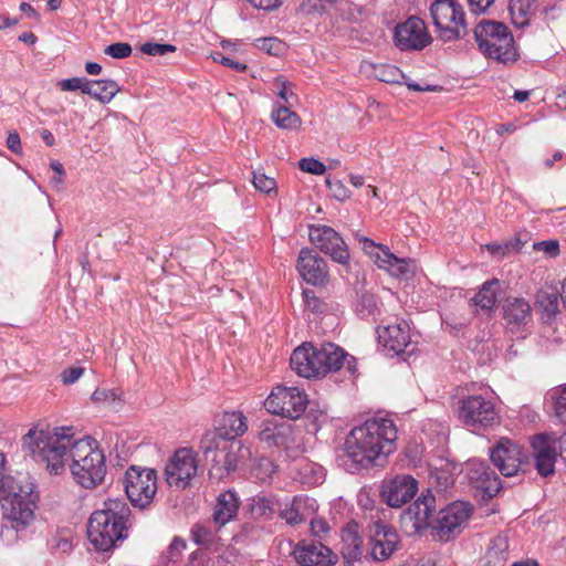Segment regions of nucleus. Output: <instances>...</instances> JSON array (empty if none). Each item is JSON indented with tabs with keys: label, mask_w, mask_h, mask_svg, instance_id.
<instances>
[{
	"label": "nucleus",
	"mask_w": 566,
	"mask_h": 566,
	"mask_svg": "<svg viewBox=\"0 0 566 566\" xmlns=\"http://www.w3.org/2000/svg\"><path fill=\"white\" fill-rule=\"evenodd\" d=\"M23 446L46 463L50 473L62 474L69 468L74 480L85 489H94L105 478L103 451L90 437L76 439L73 428L30 429L23 437Z\"/></svg>",
	"instance_id": "1"
},
{
	"label": "nucleus",
	"mask_w": 566,
	"mask_h": 566,
	"mask_svg": "<svg viewBox=\"0 0 566 566\" xmlns=\"http://www.w3.org/2000/svg\"><path fill=\"white\" fill-rule=\"evenodd\" d=\"M397 429L391 419H368L352 429L346 438L344 450L353 463L368 468L380 464L395 451Z\"/></svg>",
	"instance_id": "2"
},
{
	"label": "nucleus",
	"mask_w": 566,
	"mask_h": 566,
	"mask_svg": "<svg viewBox=\"0 0 566 566\" xmlns=\"http://www.w3.org/2000/svg\"><path fill=\"white\" fill-rule=\"evenodd\" d=\"M39 495L32 482L10 483L0 494V503L4 518L10 525L1 528L0 537L8 542L17 541V532L28 527L35 517Z\"/></svg>",
	"instance_id": "3"
},
{
	"label": "nucleus",
	"mask_w": 566,
	"mask_h": 566,
	"mask_svg": "<svg viewBox=\"0 0 566 566\" xmlns=\"http://www.w3.org/2000/svg\"><path fill=\"white\" fill-rule=\"evenodd\" d=\"M199 448L205 459L211 462L210 476L219 481L235 471L240 461L251 457L250 448L241 441L224 439L214 432H206Z\"/></svg>",
	"instance_id": "4"
},
{
	"label": "nucleus",
	"mask_w": 566,
	"mask_h": 566,
	"mask_svg": "<svg viewBox=\"0 0 566 566\" xmlns=\"http://www.w3.org/2000/svg\"><path fill=\"white\" fill-rule=\"evenodd\" d=\"M474 39L479 50L489 59L503 64L517 59L513 35L502 22L480 21L474 28Z\"/></svg>",
	"instance_id": "5"
},
{
	"label": "nucleus",
	"mask_w": 566,
	"mask_h": 566,
	"mask_svg": "<svg viewBox=\"0 0 566 566\" xmlns=\"http://www.w3.org/2000/svg\"><path fill=\"white\" fill-rule=\"evenodd\" d=\"M430 14L442 41H458L468 34L465 12L457 0H436Z\"/></svg>",
	"instance_id": "6"
},
{
	"label": "nucleus",
	"mask_w": 566,
	"mask_h": 566,
	"mask_svg": "<svg viewBox=\"0 0 566 566\" xmlns=\"http://www.w3.org/2000/svg\"><path fill=\"white\" fill-rule=\"evenodd\" d=\"M307 403V395L297 387L279 385L265 399L264 407L272 415L296 420L304 413Z\"/></svg>",
	"instance_id": "7"
},
{
	"label": "nucleus",
	"mask_w": 566,
	"mask_h": 566,
	"mask_svg": "<svg viewBox=\"0 0 566 566\" xmlns=\"http://www.w3.org/2000/svg\"><path fill=\"white\" fill-rule=\"evenodd\" d=\"M125 492L132 504L147 507L157 492V474L153 469L130 467L125 473Z\"/></svg>",
	"instance_id": "8"
},
{
	"label": "nucleus",
	"mask_w": 566,
	"mask_h": 566,
	"mask_svg": "<svg viewBox=\"0 0 566 566\" xmlns=\"http://www.w3.org/2000/svg\"><path fill=\"white\" fill-rule=\"evenodd\" d=\"M459 419L473 429L500 424V416L494 403L480 395L469 396L460 401Z\"/></svg>",
	"instance_id": "9"
},
{
	"label": "nucleus",
	"mask_w": 566,
	"mask_h": 566,
	"mask_svg": "<svg viewBox=\"0 0 566 566\" xmlns=\"http://www.w3.org/2000/svg\"><path fill=\"white\" fill-rule=\"evenodd\" d=\"M436 510V497L430 490L421 495L406 509L400 516V526L408 536L422 533L428 527L432 528L434 521H431Z\"/></svg>",
	"instance_id": "10"
},
{
	"label": "nucleus",
	"mask_w": 566,
	"mask_h": 566,
	"mask_svg": "<svg viewBox=\"0 0 566 566\" xmlns=\"http://www.w3.org/2000/svg\"><path fill=\"white\" fill-rule=\"evenodd\" d=\"M359 241L363 243V250L379 269L386 270L395 277H409L415 274L416 265L413 260L400 259L388 247L378 244L366 237L360 238Z\"/></svg>",
	"instance_id": "11"
},
{
	"label": "nucleus",
	"mask_w": 566,
	"mask_h": 566,
	"mask_svg": "<svg viewBox=\"0 0 566 566\" xmlns=\"http://www.w3.org/2000/svg\"><path fill=\"white\" fill-rule=\"evenodd\" d=\"M126 530L104 513L94 512L88 520L87 537L97 551L106 552L113 548L117 541L126 537Z\"/></svg>",
	"instance_id": "12"
},
{
	"label": "nucleus",
	"mask_w": 566,
	"mask_h": 566,
	"mask_svg": "<svg viewBox=\"0 0 566 566\" xmlns=\"http://www.w3.org/2000/svg\"><path fill=\"white\" fill-rule=\"evenodd\" d=\"M308 235L311 242L334 262L348 264V247L336 230L327 226H311Z\"/></svg>",
	"instance_id": "13"
},
{
	"label": "nucleus",
	"mask_w": 566,
	"mask_h": 566,
	"mask_svg": "<svg viewBox=\"0 0 566 566\" xmlns=\"http://www.w3.org/2000/svg\"><path fill=\"white\" fill-rule=\"evenodd\" d=\"M198 471L197 455L191 449L182 448L175 452L165 469L166 481L170 486L186 489Z\"/></svg>",
	"instance_id": "14"
},
{
	"label": "nucleus",
	"mask_w": 566,
	"mask_h": 566,
	"mask_svg": "<svg viewBox=\"0 0 566 566\" xmlns=\"http://www.w3.org/2000/svg\"><path fill=\"white\" fill-rule=\"evenodd\" d=\"M418 492V481L409 474H398L381 483L380 496L390 507H401Z\"/></svg>",
	"instance_id": "15"
},
{
	"label": "nucleus",
	"mask_w": 566,
	"mask_h": 566,
	"mask_svg": "<svg viewBox=\"0 0 566 566\" xmlns=\"http://www.w3.org/2000/svg\"><path fill=\"white\" fill-rule=\"evenodd\" d=\"M370 556L376 562L388 559L397 549L399 536L397 532L380 520L368 525Z\"/></svg>",
	"instance_id": "16"
},
{
	"label": "nucleus",
	"mask_w": 566,
	"mask_h": 566,
	"mask_svg": "<svg viewBox=\"0 0 566 566\" xmlns=\"http://www.w3.org/2000/svg\"><path fill=\"white\" fill-rule=\"evenodd\" d=\"M409 324L400 321L378 329V342L387 355H410L416 346L411 343Z\"/></svg>",
	"instance_id": "17"
},
{
	"label": "nucleus",
	"mask_w": 566,
	"mask_h": 566,
	"mask_svg": "<svg viewBox=\"0 0 566 566\" xmlns=\"http://www.w3.org/2000/svg\"><path fill=\"white\" fill-rule=\"evenodd\" d=\"M472 506L465 502H453L439 511L432 530L441 541L449 539L450 535L468 521Z\"/></svg>",
	"instance_id": "18"
},
{
	"label": "nucleus",
	"mask_w": 566,
	"mask_h": 566,
	"mask_svg": "<svg viewBox=\"0 0 566 566\" xmlns=\"http://www.w3.org/2000/svg\"><path fill=\"white\" fill-rule=\"evenodd\" d=\"M493 464L504 476H514L523 463L521 447L513 440L502 437L490 451Z\"/></svg>",
	"instance_id": "19"
},
{
	"label": "nucleus",
	"mask_w": 566,
	"mask_h": 566,
	"mask_svg": "<svg viewBox=\"0 0 566 566\" xmlns=\"http://www.w3.org/2000/svg\"><path fill=\"white\" fill-rule=\"evenodd\" d=\"M431 40L424 22L417 17H410L395 29L396 45L403 51L421 50L429 45Z\"/></svg>",
	"instance_id": "20"
},
{
	"label": "nucleus",
	"mask_w": 566,
	"mask_h": 566,
	"mask_svg": "<svg viewBox=\"0 0 566 566\" xmlns=\"http://www.w3.org/2000/svg\"><path fill=\"white\" fill-rule=\"evenodd\" d=\"M535 467L539 475L547 476L554 473L557 459L558 438L551 433H539L531 441Z\"/></svg>",
	"instance_id": "21"
},
{
	"label": "nucleus",
	"mask_w": 566,
	"mask_h": 566,
	"mask_svg": "<svg viewBox=\"0 0 566 566\" xmlns=\"http://www.w3.org/2000/svg\"><path fill=\"white\" fill-rule=\"evenodd\" d=\"M294 558L302 566H331L337 556L319 542H302L293 551Z\"/></svg>",
	"instance_id": "22"
},
{
	"label": "nucleus",
	"mask_w": 566,
	"mask_h": 566,
	"mask_svg": "<svg viewBox=\"0 0 566 566\" xmlns=\"http://www.w3.org/2000/svg\"><path fill=\"white\" fill-rule=\"evenodd\" d=\"M296 268L300 275L310 284L318 285L327 281L326 262L311 249L301 250Z\"/></svg>",
	"instance_id": "23"
},
{
	"label": "nucleus",
	"mask_w": 566,
	"mask_h": 566,
	"mask_svg": "<svg viewBox=\"0 0 566 566\" xmlns=\"http://www.w3.org/2000/svg\"><path fill=\"white\" fill-rule=\"evenodd\" d=\"M290 364L291 368L301 377H323L317 348L312 345H302L294 349Z\"/></svg>",
	"instance_id": "24"
},
{
	"label": "nucleus",
	"mask_w": 566,
	"mask_h": 566,
	"mask_svg": "<svg viewBox=\"0 0 566 566\" xmlns=\"http://www.w3.org/2000/svg\"><path fill=\"white\" fill-rule=\"evenodd\" d=\"M367 67L369 69V75L377 78L380 82L389 84H400L402 81H405L407 87L416 92H438L442 90V87L438 85H420L415 83L413 81L407 80L405 74L395 65L368 64Z\"/></svg>",
	"instance_id": "25"
},
{
	"label": "nucleus",
	"mask_w": 566,
	"mask_h": 566,
	"mask_svg": "<svg viewBox=\"0 0 566 566\" xmlns=\"http://www.w3.org/2000/svg\"><path fill=\"white\" fill-rule=\"evenodd\" d=\"M248 431V418L241 411H224L219 420L214 432L222 438L238 440V437L243 436Z\"/></svg>",
	"instance_id": "26"
},
{
	"label": "nucleus",
	"mask_w": 566,
	"mask_h": 566,
	"mask_svg": "<svg viewBox=\"0 0 566 566\" xmlns=\"http://www.w3.org/2000/svg\"><path fill=\"white\" fill-rule=\"evenodd\" d=\"M316 509L314 500L296 496L291 502L285 503V506L280 511V516L286 524L293 526L306 522Z\"/></svg>",
	"instance_id": "27"
},
{
	"label": "nucleus",
	"mask_w": 566,
	"mask_h": 566,
	"mask_svg": "<svg viewBox=\"0 0 566 566\" xmlns=\"http://www.w3.org/2000/svg\"><path fill=\"white\" fill-rule=\"evenodd\" d=\"M469 479L478 490L483 491L488 496L496 495L501 489L500 479L484 463L472 464Z\"/></svg>",
	"instance_id": "28"
},
{
	"label": "nucleus",
	"mask_w": 566,
	"mask_h": 566,
	"mask_svg": "<svg viewBox=\"0 0 566 566\" xmlns=\"http://www.w3.org/2000/svg\"><path fill=\"white\" fill-rule=\"evenodd\" d=\"M361 544L363 541L358 534L356 524L348 525L343 530L340 553L347 566H350L354 562L361 557Z\"/></svg>",
	"instance_id": "29"
},
{
	"label": "nucleus",
	"mask_w": 566,
	"mask_h": 566,
	"mask_svg": "<svg viewBox=\"0 0 566 566\" xmlns=\"http://www.w3.org/2000/svg\"><path fill=\"white\" fill-rule=\"evenodd\" d=\"M318 360L323 367V376L339 370L347 360V354L340 347L327 343L317 348Z\"/></svg>",
	"instance_id": "30"
},
{
	"label": "nucleus",
	"mask_w": 566,
	"mask_h": 566,
	"mask_svg": "<svg viewBox=\"0 0 566 566\" xmlns=\"http://www.w3.org/2000/svg\"><path fill=\"white\" fill-rule=\"evenodd\" d=\"M531 305L522 297L510 296L503 304V315L507 324H526L531 318Z\"/></svg>",
	"instance_id": "31"
},
{
	"label": "nucleus",
	"mask_w": 566,
	"mask_h": 566,
	"mask_svg": "<svg viewBox=\"0 0 566 566\" xmlns=\"http://www.w3.org/2000/svg\"><path fill=\"white\" fill-rule=\"evenodd\" d=\"M239 502L234 493L227 491L218 496L213 512V521L219 527L232 520L238 512Z\"/></svg>",
	"instance_id": "32"
},
{
	"label": "nucleus",
	"mask_w": 566,
	"mask_h": 566,
	"mask_svg": "<svg viewBox=\"0 0 566 566\" xmlns=\"http://www.w3.org/2000/svg\"><path fill=\"white\" fill-rule=\"evenodd\" d=\"M84 94L92 96L103 104L109 103L114 96L120 91L118 84L113 80L88 81Z\"/></svg>",
	"instance_id": "33"
},
{
	"label": "nucleus",
	"mask_w": 566,
	"mask_h": 566,
	"mask_svg": "<svg viewBox=\"0 0 566 566\" xmlns=\"http://www.w3.org/2000/svg\"><path fill=\"white\" fill-rule=\"evenodd\" d=\"M96 512L104 513L109 517V520H113L127 528V523L130 516V510L123 500L108 499L104 503V509Z\"/></svg>",
	"instance_id": "34"
},
{
	"label": "nucleus",
	"mask_w": 566,
	"mask_h": 566,
	"mask_svg": "<svg viewBox=\"0 0 566 566\" xmlns=\"http://www.w3.org/2000/svg\"><path fill=\"white\" fill-rule=\"evenodd\" d=\"M272 120L281 129H298L302 125L301 117L293 111L291 106L280 105L272 111Z\"/></svg>",
	"instance_id": "35"
},
{
	"label": "nucleus",
	"mask_w": 566,
	"mask_h": 566,
	"mask_svg": "<svg viewBox=\"0 0 566 566\" xmlns=\"http://www.w3.org/2000/svg\"><path fill=\"white\" fill-rule=\"evenodd\" d=\"M534 2L535 0H510V13L516 27L528 24L534 12Z\"/></svg>",
	"instance_id": "36"
},
{
	"label": "nucleus",
	"mask_w": 566,
	"mask_h": 566,
	"mask_svg": "<svg viewBox=\"0 0 566 566\" xmlns=\"http://www.w3.org/2000/svg\"><path fill=\"white\" fill-rule=\"evenodd\" d=\"M499 281L492 280L485 282L479 293L473 298L474 304L482 310H491L497 301Z\"/></svg>",
	"instance_id": "37"
},
{
	"label": "nucleus",
	"mask_w": 566,
	"mask_h": 566,
	"mask_svg": "<svg viewBox=\"0 0 566 566\" xmlns=\"http://www.w3.org/2000/svg\"><path fill=\"white\" fill-rule=\"evenodd\" d=\"M535 304L547 317H551L558 312L559 295L556 291L542 290L536 294Z\"/></svg>",
	"instance_id": "38"
},
{
	"label": "nucleus",
	"mask_w": 566,
	"mask_h": 566,
	"mask_svg": "<svg viewBox=\"0 0 566 566\" xmlns=\"http://www.w3.org/2000/svg\"><path fill=\"white\" fill-rule=\"evenodd\" d=\"M289 430L285 426L266 424L259 433V439L272 447H280L285 443V433Z\"/></svg>",
	"instance_id": "39"
},
{
	"label": "nucleus",
	"mask_w": 566,
	"mask_h": 566,
	"mask_svg": "<svg viewBox=\"0 0 566 566\" xmlns=\"http://www.w3.org/2000/svg\"><path fill=\"white\" fill-rule=\"evenodd\" d=\"M336 0H301L300 12L306 17H319L325 11L328 4L334 3Z\"/></svg>",
	"instance_id": "40"
},
{
	"label": "nucleus",
	"mask_w": 566,
	"mask_h": 566,
	"mask_svg": "<svg viewBox=\"0 0 566 566\" xmlns=\"http://www.w3.org/2000/svg\"><path fill=\"white\" fill-rule=\"evenodd\" d=\"M557 419L566 424V385L557 387L552 396Z\"/></svg>",
	"instance_id": "41"
},
{
	"label": "nucleus",
	"mask_w": 566,
	"mask_h": 566,
	"mask_svg": "<svg viewBox=\"0 0 566 566\" xmlns=\"http://www.w3.org/2000/svg\"><path fill=\"white\" fill-rule=\"evenodd\" d=\"M485 248L492 255L503 258L511 251L517 252L521 249V242L515 239L503 243H489Z\"/></svg>",
	"instance_id": "42"
},
{
	"label": "nucleus",
	"mask_w": 566,
	"mask_h": 566,
	"mask_svg": "<svg viewBox=\"0 0 566 566\" xmlns=\"http://www.w3.org/2000/svg\"><path fill=\"white\" fill-rule=\"evenodd\" d=\"M256 46L271 55H280L284 50V43L276 38H263L256 40Z\"/></svg>",
	"instance_id": "43"
},
{
	"label": "nucleus",
	"mask_w": 566,
	"mask_h": 566,
	"mask_svg": "<svg viewBox=\"0 0 566 566\" xmlns=\"http://www.w3.org/2000/svg\"><path fill=\"white\" fill-rule=\"evenodd\" d=\"M253 185L254 187L264 193H271L272 191H276V181L274 178H271L264 174H253Z\"/></svg>",
	"instance_id": "44"
},
{
	"label": "nucleus",
	"mask_w": 566,
	"mask_h": 566,
	"mask_svg": "<svg viewBox=\"0 0 566 566\" xmlns=\"http://www.w3.org/2000/svg\"><path fill=\"white\" fill-rule=\"evenodd\" d=\"M142 52L148 55H165L167 53L176 52L177 48L172 44H159L146 42L142 45Z\"/></svg>",
	"instance_id": "45"
},
{
	"label": "nucleus",
	"mask_w": 566,
	"mask_h": 566,
	"mask_svg": "<svg viewBox=\"0 0 566 566\" xmlns=\"http://www.w3.org/2000/svg\"><path fill=\"white\" fill-rule=\"evenodd\" d=\"M92 400L94 402H105L115 408L116 401L119 400V395L115 389L97 388L92 395Z\"/></svg>",
	"instance_id": "46"
},
{
	"label": "nucleus",
	"mask_w": 566,
	"mask_h": 566,
	"mask_svg": "<svg viewBox=\"0 0 566 566\" xmlns=\"http://www.w3.org/2000/svg\"><path fill=\"white\" fill-rule=\"evenodd\" d=\"M298 167L301 170L313 175H323L326 171V166L315 158H302Z\"/></svg>",
	"instance_id": "47"
},
{
	"label": "nucleus",
	"mask_w": 566,
	"mask_h": 566,
	"mask_svg": "<svg viewBox=\"0 0 566 566\" xmlns=\"http://www.w3.org/2000/svg\"><path fill=\"white\" fill-rule=\"evenodd\" d=\"M104 53L113 59H125L130 55L132 48L128 43H113L105 48Z\"/></svg>",
	"instance_id": "48"
},
{
	"label": "nucleus",
	"mask_w": 566,
	"mask_h": 566,
	"mask_svg": "<svg viewBox=\"0 0 566 566\" xmlns=\"http://www.w3.org/2000/svg\"><path fill=\"white\" fill-rule=\"evenodd\" d=\"M88 81L84 77H71L59 82V87L64 92L80 90L84 93L85 87L88 86Z\"/></svg>",
	"instance_id": "49"
},
{
	"label": "nucleus",
	"mask_w": 566,
	"mask_h": 566,
	"mask_svg": "<svg viewBox=\"0 0 566 566\" xmlns=\"http://www.w3.org/2000/svg\"><path fill=\"white\" fill-rule=\"evenodd\" d=\"M326 184H327L332 195L337 200L343 201L350 197L349 190L345 187V185L340 180H332L328 178V179H326Z\"/></svg>",
	"instance_id": "50"
},
{
	"label": "nucleus",
	"mask_w": 566,
	"mask_h": 566,
	"mask_svg": "<svg viewBox=\"0 0 566 566\" xmlns=\"http://www.w3.org/2000/svg\"><path fill=\"white\" fill-rule=\"evenodd\" d=\"M303 298L305 302V306L313 313L323 312L325 304L315 296L312 291L305 290L303 292Z\"/></svg>",
	"instance_id": "51"
},
{
	"label": "nucleus",
	"mask_w": 566,
	"mask_h": 566,
	"mask_svg": "<svg viewBox=\"0 0 566 566\" xmlns=\"http://www.w3.org/2000/svg\"><path fill=\"white\" fill-rule=\"evenodd\" d=\"M186 546L187 545L184 539L175 537L167 551L168 559L175 562L179 557V555L185 551Z\"/></svg>",
	"instance_id": "52"
},
{
	"label": "nucleus",
	"mask_w": 566,
	"mask_h": 566,
	"mask_svg": "<svg viewBox=\"0 0 566 566\" xmlns=\"http://www.w3.org/2000/svg\"><path fill=\"white\" fill-rule=\"evenodd\" d=\"M276 84L279 87V96L287 104V106H292L293 102H295L297 97L291 91L290 83L276 80Z\"/></svg>",
	"instance_id": "53"
},
{
	"label": "nucleus",
	"mask_w": 566,
	"mask_h": 566,
	"mask_svg": "<svg viewBox=\"0 0 566 566\" xmlns=\"http://www.w3.org/2000/svg\"><path fill=\"white\" fill-rule=\"evenodd\" d=\"M192 533L197 544L209 545L212 542V534L203 526L196 525Z\"/></svg>",
	"instance_id": "54"
},
{
	"label": "nucleus",
	"mask_w": 566,
	"mask_h": 566,
	"mask_svg": "<svg viewBox=\"0 0 566 566\" xmlns=\"http://www.w3.org/2000/svg\"><path fill=\"white\" fill-rule=\"evenodd\" d=\"M213 60H214V62L221 63L224 66L231 67V69L240 71V72H242L247 69L245 64L235 62L232 59L227 57L222 53H219V52L213 54Z\"/></svg>",
	"instance_id": "55"
},
{
	"label": "nucleus",
	"mask_w": 566,
	"mask_h": 566,
	"mask_svg": "<svg viewBox=\"0 0 566 566\" xmlns=\"http://www.w3.org/2000/svg\"><path fill=\"white\" fill-rule=\"evenodd\" d=\"M84 369L82 367L67 368L62 373V381L64 384H74L83 375Z\"/></svg>",
	"instance_id": "56"
},
{
	"label": "nucleus",
	"mask_w": 566,
	"mask_h": 566,
	"mask_svg": "<svg viewBox=\"0 0 566 566\" xmlns=\"http://www.w3.org/2000/svg\"><path fill=\"white\" fill-rule=\"evenodd\" d=\"M471 12L481 14L493 4L494 0H467Z\"/></svg>",
	"instance_id": "57"
},
{
	"label": "nucleus",
	"mask_w": 566,
	"mask_h": 566,
	"mask_svg": "<svg viewBox=\"0 0 566 566\" xmlns=\"http://www.w3.org/2000/svg\"><path fill=\"white\" fill-rule=\"evenodd\" d=\"M7 147L14 154H21V139L17 132H11L7 138Z\"/></svg>",
	"instance_id": "58"
},
{
	"label": "nucleus",
	"mask_w": 566,
	"mask_h": 566,
	"mask_svg": "<svg viewBox=\"0 0 566 566\" xmlns=\"http://www.w3.org/2000/svg\"><path fill=\"white\" fill-rule=\"evenodd\" d=\"M537 250H543L545 253L549 255H556L558 253V242L557 241H543L539 243H536L534 245Z\"/></svg>",
	"instance_id": "59"
},
{
	"label": "nucleus",
	"mask_w": 566,
	"mask_h": 566,
	"mask_svg": "<svg viewBox=\"0 0 566 566\" xmlns=\"http://www.w3.org/2000/svg\"><path fill=\"white\" fill-rule=\"evenodd\" d=\"M360 304L368 314H371L377 308V300L371 294H363L360 297Z\"/></svg>",
	"instance_id": "60"
},
{
	"label": "nucleus",
	"mask_w": 566,
	"mask_h": 566,
	"mask_svg": "<svg viewBox=\"0 0 566 566\" xmlns=\"http://www.w3.org/2000/svg\"><path fill=\"white\" fill-rule=\"evenodd\" d=\"M310 524H311V530L315 535L325 533L328 530L326 522H324L323 520L312 518Z\"/></svg>",
	"instance_id": "61"
},
{
	"label": "nucleus",
	"mask_w": 566,
	"mask_h": 566,
	"mask_svg": "<svg viewBox=\"0 0 566 566\" xmlns=\"http://www.w3.org/2000/svg\"><path fill=\"white\" fill-rule=\"evenodd\" d=\"M85 71L91 75H97L102 72V66L95 62H87L85 64Z\"/></svg>",
	"instance_id": "62"
},
{
	"label": "nucleus",
	"mask_w": 566,
	"mask_h": 566,
	"mask_svg": "<svg viewBox=\"0 0 566 566\" xmlns=\"http://www.w3.org/2000/svg\"><path fill=\"white\" fill-rule=\"evenodd\" d=\"M556 105L559 108L566 109V85L558 93L556 97Z\"/></svg>",
	"instance_id": "63"
},
{
	"label": "nucleus",
	"mask_w": 566,
	"mask_h": 566,
	"mask_svg": "<svg viewBox=\"0 0 566 566\" xmlns=\"http://www.w3.org/2000/svg\"><path fill=\"white\" fill-rule=\"evenodd\" d=\"M559 457L566 461V432L558 438Z\"/></svg>",
	"instance_id": "64"
}]
</instances>
